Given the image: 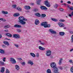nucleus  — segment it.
<instances>
[{"mask_svg":"<svg viewBox=\"0 0 73 73\" xmlns=\"http://www.w3.org/2000/svg\"><path fill=\"white\" fill-rule=\"evenodd\" d=\"M34 11L35 12H38V11H39V10L37 9H34Z\"/></svg>","mask_w":73,"mask_h":73,"instance_id":"nucleus-39","label":"nucleus"},{"mask_svg":"<svg viewBox=\"0 0 73 73\" xmlns=\"http://www.w3.org/2000/svg\"><path fill=\"white\" fill-rule=\"evenodd\" d=\"M59 68L61 70H62V69H63V68H62V67H60Z\"/></svg>","mask_w":73,"mask_h":73,"instance_id":"nucleus-54","label":"nucleus"},{"mask_svg":"<svg viewBox=\"0 0 73 73\" xmlns=\"http://www.w3.org/2000/svg\"><path fill=\"white\" fill-rule=\"evenodd\" d=\"M27 64H31V65L32 66L33 64V63L31 60H29L28 61Z\"/></svg>","mask_w":73,"mask_h":73,"instance_id":"nucleus-17","label":"nucleus"},{"mask_svg":"<svg viewBox=\"0 0 73 73\" xmlns=\"http://www.w3.org/2000/svg\"><path fill=\"white\" fill-rule=\"evenodd\" d=\"M67 3H68V4H70L71 3V2H70V1H68L67 2Z\"/></svg>","mask_w":73,"mask_h":73,"instance_id":"nucleus-53","label":"nucleus"},{"mask_svg":"<svg viewBox=\"0 0 73 73\" xmlns=\"http://www.w3.org/2000/svg\"><path fill=\"white\" fill-rule=\"evenodd\" d=\"M4 44H5V45H7L8 46L9 45V42H8L7 41H5L3 42Z\"/></svg>","mask_w":73,"mask_h":73,"instance_id":"nucleus-19","label":"nucleus"},{"mask_svg":"<svg viewBox=\"0 0 73 73\" xmlns=\"http://www.w3.org/2000/svg\"><path fill=\"white\" fill-rule=\"evenodd\" d=\"M5 71V68L2 67L1 69V70L0 71L1 72H2V73H3Z\"/></svg>","mask_w":73,"mask_h":73,"instance_id":"nucleus-22","label":"nucleus"},{"mask_svg":"<svg viewBox=\"0 0 73 73\" xmlns=\"http://www.w3.org/2000/svg\"><path fill=\"white\" fill-rule=\"evenodd\" d=\"M40 44L41 45H45V42H40Z\"/></svg>","mask_w":73,"mask_h":73,"instance_id":"nucleus-45","label":"nucleus"},{"mask_svg":"<svg viewBox=\"0 0 73 73\" xmlns=\"http://www.w3.org/2000/svg\"><path fill=\"white\" fill-rule=\"evenodd\" d=\"M0 53L3 54V53H4V50L1 49H0Z\"/></svg>","mask_w":73,"mask_h":73,"instance_id":"nucleus-27","label":"nucleus"},{"mask_svg":"<svg viewBox=\"0 0 73 73\" xmlns=\"http://www.w3.org/2000/svg\"><path fill=\"white\" fill-rule=\"evenodd\" d=\"M12 7H13V8H16V5H12Z\"/></svg>","mask_w":73,"mask_h":73,"instance_id":"nucleus-37","label":"nucleus"},{"mask_svg":"<svg viewBox=\"0 0 73 73\" xmlns=\"http://www.w3.org/2000/svg\"><path fill=\"white\" fill-rule=\"evenodd\" d=\"M25 9H31V7L29 6H25Z\"/></svg>","mask_w":73,"mask_h":73,"instance_id":"nucleus-21","label":"nucleus"},{"mask_svg":"<svg viewBox=\"0 0 73 73\" xmlns=\"http://www.w3.org/2000/svg\"><path fill=\"white\" fill-rule=\"evenodd\" d=\"M17 9L18 11H19L20 12H21V10H22V9L19 7H18Z\"/></svg>","mask_w":73,"mask_h":73,"instance_id":"nucleus-28","label":"nucleus"},{"mask_svg":"<svg viewBox=\"0 0 73 73\" xmlns=\"http://www.w3.org/2000/svg\"><path fill=\"white\" fill-rule=\"evenodd\" d=\"M5 59H6V58L5 57L3 59V61L4 62H5Z\"/></svg>","mask_w":73,"mask_h":73,"instance_id":"nucleus-43","label":"nucleus"},{"mask_svg":"<svg viewBox=\"0 0 73 73\" xmlns=\"http://www.w3.org/2000/svg\"><path fill=\"white\" fill-rule=\"evenodd\" d=\"M65 33L64 32H60L59 33V35L60 36H64Z\"/></svg>","mask_w":73,"mask_h":73,"instance_id":"nucleus-18","label":"nucleus"},{"mask_svg":"<svg viewBox=\"0 0 73 73\" xmlns=\"http://www.w3.org/2000/svg\"><path fill=\"white\" fill-rule=\"evenodd\" d=\"M73 50V49H71L70 51V52H72V51Z\"/></svg>","mask_w":73,"mask_h":73,"instance_id":"nucleus-61","label":"nucleus"},{"mask_svg":"<svg viewBox=\"0 0 73 73\" xmlns=\"http://www.w3.org/2000/svg\"><path fill=\"white\" fill-rule=\"evenodd\" d=\"M38 49L39 50H44L45 49L43 47H41V46H39L38 47Z\"/></svg>","mask_w":73,"mask_h":73,"instance_id":"nucleus-16","label":"nucleus"},{"mask_svg":"<svg viewBox=\"0 0 73 73\" xmlns=\"http://www.w3.org/2000/svg\"><path fill=\"white\" fill-rule=\"evenodd\" d=\"M63 5H64V6H66V5L67 6V4H66L65 3H64V4H63Z\"/></svg>","mask_w":73,"mask_h":73,"instance_id":"nucleus-60","label":"nucleus"},{"mask_svg":"<svg viewBox=\"0 0 73 73\" xmlns=\"http://www.w3.org/2000/svg\"><path fill=\"white\" fill-rule=\"evenodd\" d=\"M2 37V35H0V38H1Z\"/></svg>","mask_w":73,"mask_h":73,"instance_id":"nucleus-62","label":"nucleus"},{"mask_svg":"<svg viewBox=\"0 0 73 73\" xmlns=\"http://www.w3.org/2000/svg\"><path fill=\"white\" fill-rule=\"evenodd\" d=\"M14 45H15V46H16V47H17V48H18V47H19V45H18L17 44H14Z\"/></svg>","mask_w":73,"mask_h":73,"instance_id":"nucleus-46","label":"nucleus"},{"mask_svg":"<svg viewBox=\"0 0 73 73\" xmlns=\"http://www.w3.org/2000/svg\"><path fill=\"white\" fill-rule=\"evenodd\" d=\"M69 62H70V63H72V60H70L69 61Z\"/></svg>","mask_w":73,"mask_h":73,"instance_id":"nucleus-57","label":"nucleus"},{"mask_svg":"<svg viewBox=\"0 0 73 73\" xmlns=\"http://www.w3.org/2000/svg\"><path fill=\"white\" fill-rule=\"evenodd\" d=\"M71 11H73V7L71 6L70 9Z\"/></svg>","mask_w":73,"mask_h":73,"instance_id":"nucleus-42","label":"nucleus"},{"mask_svg":"<svg viewBox=\"0 0 73 73\" xmlns=\"http://www.w3.org/2000/svg\"><path fill=\"white\" fill-rule=\"evenodd\" d=\"M6 73H9L10 72L9 71L8 69H6Z\"/></svg>","mask_w":73,"mask_h":73,"instance_id":"nucleus-40","label":"nucleus"},{"mask_svg":"<svg viewBox=\"0 0 73 73\" xmlns=\"http://www.w3.org/2000/svg\"><path fill=\"white\" fill-rule=\"evenodd\" d=\"M3 14H4L5 15H7V14H8V12L6 11H2L1 12Z\"/></svg>","mask_w":73,"mask_h":73,"instance_id":"nucleus-23","label":"nucleus"},{"mask_svg":"<svg viewBox=\"0 0 73 73\" xmlns=\"http://www.w3.org/2000/svg\"><path fill=\"white\" fill-rule=\"evenodd\" d=\"M21 64L22 65H23V66H24V65H25V62H23L22 63H21Z\"/></svg>","mask_w":73,"mask_h":73,"instance_id":"nucleus-38","label":"nucleus"},{"mask_svg":"<svg viewBox=\"0 0 73 73\" xmlns=\"http://www.w3.org/2000/svg\"><path fill=\"white\" fill-rule=\"evenodd\" d=\"M50 65L51 67L52 68H55L57 67L56 66V63L54 62H52L50 63Z\"/></svg>","mask_w":73,"mask_h":73,"instance_id":"nucleus-3","label":"nucleus"},{"mask_svg":"<svg viewBox=\"0 0 73 73\" xmlns=\"http://www.w3.org/2000/svg\"><path fill=\"white\" fill-rule=\"evenodd\" d=\"M5 39L7 40H11L10 39H8V38H5Z\"/></svg>","mask_w":73,"mask_h":73,"instance_id":"nucleus-56","label":"nucleus"},{"mask_svg":"<svg viewBox=\"0 0 73 73\" xmlns=\"http://www.w3.org/2000/svg\"><path fill=\"white\" fill-rule=\"evenodd\" d=\"M46 56H50L51 55V51L50 50H47L46 51Z\"/></svg>","mask_w":73,"mask_h":73,"instance_id":"nucleus-5","label":"nucleus"},{"mask_svg":"<svg viewBox=\"0 0 73 73\" xmlns=\"http://www.w3.org/2000/svg\"><path fill=\"white\" fill-rule=\"evenodd\" d=\"M24 18V17L23 16H21L19 17V22L21 23V25H25L26 24V22L23 21Z\"/></svg>","mask_w":73,"mask_h":73,"instance_id":"nucleus-1","label":"nucleus"},{"mask_svg":"<svg viewBox=\"0 0 73 73\" xmlns=\"http://www.w3.org/2000/svg\"><path fill=\"white\" fill-rule=\"evenodd\" d=\"M10 28V25H8L4 27V28Z\"/></svg>","mask_w":73,"mask_h":73,"instance_id":"nucleus-34","label":"nucleus"},{"mask_svg":"<svg viewBox=\"0 0 73 73\" xmlns=\"http://www.w3.org/2000/svg\"><path fill=\"white\" fill-rule=\"evenodd\" d=\"M46 72L47 73H51V72L50 69H48L47 70Z\"/></svg>","mask_w":73,"mask_h":73,"instance_id":"nucleus-30","label":"nucleus"},{"mask_svg":"<svg viewBox=\"0 0 73 73\" xmlns=\"http://www.w3.org/2000/svg\"><path fill=\"white\" fill-rule=\"evenodd\" d=\"M19 15H20V14H19V13L15 14L13 15V16H14V17H17V16H19Z\"/></svg>","mask_w":73,"mask_h":73,"instance_id":"nucleus-33","label":"nucleus"},{"mask_svg":"<svg viewBox=\"0 0 73 73\" xmlns=\"http://www.w3.org/2000/svg\"><path fill=\"white\" fill-rule=\"evenodd\" d=\"M30 54L32 56V57H35L36 55H35V54H34L33 53H31Z\"/></svg>","mask_w":73,"mask_h":73,"instance_id":"nucleus-24","label":"nucleus"},{"mask_svg":"<svg viewBox=\"0 0 73 73\" xmlns=\"http://www.w3.org/2000/svg\"><path fill=\"white\" fill-rule=\"evenodd\" d=\"M49 31H50V32L51 33H52V34H56L57 33L56 32L54 31H53V30H52V29L49 30Z\"/></svg>","mask_w":73,"mask_h":73,"instance_id":"nucleus-15","label":"nucleus"},{"mask_svg":"<svg viewBox=\"0 0 73 73\" xmlns=\"http://www.w3.org/2000/svg\"><path fill=\"white\" fill-rule=\"evenodd\" d=\"M66 6L68 8H69V9H70V6H69V5H68V4H67Z\"/></svg>","mask_w":73,"mask_h":73,"instance_id":"nucleus-49","label":"nucleus"},{"mask_svg":"<svg viewBox=\"0 0 73 73\" xmlns=\"http://www.w3.org/2000/svg\"><path fill=\"white\" fill-rule=\"evenodd\" d=\"M35 24L36 25H38L40 24V21L38 19H36L35 20Z\"/></svg>","mask_w":73,"mask_h":73,"instance_id":"nucleus-10","label":"nucleus"},{"mask_svg":"<svg viewBox=\"0 0 73 73\" xmlns=\"http://www.w3.org/2000/svg\"><path fill=\"white\" fill-rule=\"evenodd\" d=\"M41 2V0H38L37 1V4L38 5H40V2Z\"/></svg>","mask_w":73,"mask_h":73,"instance_id":"nucleus-36","label":"nucleus"},{"mask_svg":"<svg viewBox=\"0 0 73 73\" xmlns=\"http://www.w3.org/2000/svg\"><path fill=\"white\" fill-rule=\"evenodd\" d=\"M51 20L52 21H56V22L57 21H58V20H57V19L54 18H51Z\"/></svg>","mask_w":73,"mask_h":73,"instance_id":"nucleus-25","label":"nucleus"},{"mask_svg":"<svg viewBox=\"0 0 73 73\" xmlns=\"http://www.w3.org/2000/svg\"><path fill=\"white\" fill-rule=\"evenodd\" d=\"M5 35H6L8 37H12V35L11 33H7L5 34Z\"/></svg>","mask_w":73,"mask_h":73,"instance_id":"nucleus-14","label":"nucleus"},{"mask_svg":"<svg viewBox=\"0 0 73 73\" xmlns=\"http://www.w3.org/2000/svg\"><path fill=\"white\" fill-rule=\"evenodd\" d=\"M58 7V5L57 4H56L54 5V7L55 8H57Z\"/></svg>","mask_w":73,"mask_h":73,"instance_id":"nucleus-29","label":"nucleus"},{"mask_svg":"<svg viewBox=\"0 0 73 73\" xmlns=\"http://www.w3.org/2000/svg\"><path fill=\"white\" fill-rule=\"evenodd\" d=\"M2 47L3 48H5L6 47V46L4 45H3L2 46Z\"/></svg>","mask_w":73,"mask_h":73,"instance_id":"nucleus-48","label":"nucleus"},{"mask_svg":"<svg viewBox=\"0 0 73 73\" xmlns=\"http://www.w3.org/2000/svg\"><path fill=\"white\" fill-rule=\"evenodd\" d=\"M23 21H27V19H25V18H24V17Z\"/></svg>","mask_w":73,"mask_h":73,"instance_id":"nucleus-50","label":"nucleus"},{"mask_svg":"<svg viewBox=\"0 0 73 73\" xmlns=\"http://www.w3.org/2000/svg\"><path fill=\"white\" fill-rule=\"evenodd\" d=\"M69 32L70 34H73V31H70Z\"/></svg>","mask_w":73,"mask_h":73,"instance_id":"nucleus-47","label":"nucleus"},{"mask_svg":"<svg viewBox=\"0 0 73 73\" xmlns=\"http://www.w3.org/2000/svg\"><path fill=\"white\" fill-rule=\"evenodd\" d=\"M60 2L61 3H63V1H62V0H61L60 1Z\"/></svg>","mask_w":73,"mask_h":73,"instance_id":"nucleus-64","label":"nucleus"},{"mask_svg":"<svg viewBox=\"0 0 73 73\" xmlns=\"http://www.w3.org/2000/svg\"><path fill=\"white\" fill-rule=\"evenodd\" d=\"M60 22H64V21H65V20L62 19H60L59 20Z\"/></svg>","mask_w":73,"mask_h":73,"instance_id":"nucleus-35","label":"nucleus"},{"mask_svg":"<svg viewBox=\"0 0 73 73\" xmlns=\"http://www.w3.org/2000/svg\"><path fill=\"white\" fill-rule=\"evenodd\" d=\"M36 56L37 57H39V54H36Z\"/></svg>","mask_w":73,"mask_h":73,"instance_id":"nucleus-52","label":"nucleus"},{"mask_svg":"<svg viewBox=\"0 0 73 73\" xmlns=\"http://www.w3.org/2000/svg\"><path fill=\"white\" fill-rule=\"evenodd\" d=\"M10 62L12 64H16V61L15 59L12 58H10Z\"/></svg>","mask_w":73,"mask_h":73,"instance_id":"nucleus-8","label":"nucleus"},{"mask_svg":"<svg viewBox=\"0 0 73 73\" xmlns=\"http://www.w3.org/2000/svg\"><path fill=\"white\" fill-rule=\"evenodd\" d=\"M3 18H0V20H1L2 21H3Z\"/></svg>","mask_w":73,"mask_h":73,"instance_id":"nucleus-58","label":"nucleus"},{"mask_svg":"<svg viewBox=\"0 0 73 73\" xmlns=\"http://www.w3.org/2000/svg\"><path fill=\"white\" fill-rule=\"evenodd\" d=\"M71 15H72V16H73V11H72L71 13Z\"/></svg>","mask_w":73,"mask_h":73,"instance_id":"nucleus-63","label":"nucleus"},{"mask_svg":"<svg viewBox=\"0 0 73 73\" xmlns=\"http://www.w3.org/2000/svg\"><path fill=\"white\" fill-rule=\"evenodd\" d=\"M35 15L36 16H37V17H40L41 16V15L40 14L38 13H35Z\"/></svg>","mask_w":73,"mask_h":73,"instance_id":"nucleus-26","label":"nucleus"},{"mask_svg":"<svg viewBox=\"0 0 73 73\" xmlns=\"http://www.w3.org/2000/svg\"><path fill=\"white\" fill-rule=\"evenodd\" d=\"M17 59L19 60H20V61H21V60H22V59L21 58H18Z\"/></svg>","mask_w":73,"mask_h":73,"instance_id":"nucleus-51","label":"nucleus"},{"mask_svg":"<svg viewBox=\"0 0 73 73\" xmlns=\"http://www.w3.org/2000/svg\"><path fill=\"white\" fill-rule=\"evenodd\" d=\"M58 24L59 27H65V25H64V24L63 23H58Z\"/></svg>","mask_w":73,"mask_h":73,"instance_id":"nucleus-12","label":"nucleus"},{"mask_svg":"<svg viewBox=\"0 0 73 73\" xmlns=\"http://www.w3.org/2000/svg\"><path fill=\"white\" fill-rule=\"evenodd\" d=\"M40 9L41 10H44V11H47L48 10V8L45 6H40Z\"/></svg>","mask_w":73,"mask_h":73,"instance_id":"nucleus-6","label":"nucleus"},{"mask_svg":"<svg viewBox=\"0 0 73 73\" xmlns=\"http://www.w3.org/2000/svg\"><path fill=\"white\" fill-rule=\"evenodd\" d=\"M17 31L19 33L21 32V30L20 29H17Z\"/></svg>","mask_w":73,"mask_h":73,"instance_id":"nucleus-41","label":"nucleus"},{"mask_svg":"<svg viewBox=\"0 0 73 73\" xmlns=\"http://www.w3.org/2000/svg\"><path fill=\"white\" fill-rule=\"evenodd\" d=\"M44 4L47 7H50L51 6V5H50L48 1H44Z\"/></svg>","mask_w":73,"mask_h":73,"instance_id":"nucleus-4","label":"nucleus"},{"mask_svg":"<svg viewBox=\"0 0 73 73\" xmlns=\"http://www.w3.org/2000/svg\"><path fill=\"white\" fill-rule=\"evenodd\" d=\"M41 25L42 26H43L44 28H49L50 27V24L48 25L46 22L42 23L41 24Z\"/></svg>","mask_w":73,"mask_h":73,"instance_id":"nucleus-2","label":"nucleus"},{"mask_svg":"<svg viewBox=\"0 0 73 73\" xmlns=\"http://www.w3.org/2000/svg\"><path fill=\"white\" fill-rule=\"evenodd\" d=\"M53 72L54 73H60L59 71L58 70V68L57 67L54 68Z\"/></svg>","mask_w":73,"mask_h":73,"instance_id":"nucleus-9","label":"nucleus"},{"mask_svg":"<svg viewBox=\"0 0 73 73\" xmlns=\"http://www.w3.org/2000/svg\"><path fill=\"white\" fill-rule=\"evenodd\" d=\"M15 69L17 70V71H19L20 69V67L19 65H16L15 66Z\"/></svg>","mask_w":73,"mask_h":73,"instance_id":"nucleus-13","label":"nucleus"},{"mask_svg":"<svg viewBox=\"0 0 73 73\" xmlns=\"http://www.w3.org/2000/svg\"><path fill=\"white\" fill-rule=\"evenodd\" d=\"M5 32H8V30H5Z\"/></svg>","mask_w":73,"mask_h":73,"instance_id":"nucleus-55","label":"nucleus"},{"mask_svg":"<svg viewBox=\"0 0 73 73\" xmlns=\"http://www.w3.org/2000/svg\"><path fill=\"white\" fill-rule=\"evenodd\" d=\"M72 15L71 14H69L68 16H69V17H72Z\"/></svg>","mask_w":73,"mask_h":73,"instance_id":"nucleus-59","label":"nucleus"},{"mask_svg":"<svg viewBox=\"0 0 73 73\" xmlns=\"http://www.w3.org/2000/svg\"><path fill=\"white\" fill-rule=\"evenodd\" d=\"M46 15L45 14H42L41 15V16L42 17H43L44 18L45 17H46Z\"/></svg>","mask_w":73,"mask_h":73,"instance_id":"nucleus-32","label":"nucleus"},{"mask_svg":"<svg viewBox=\"0 0 73 73\" xmlns=\"http://www.w3.org/2000/svg\"><path fill=\"white\" fill-rule=\"evenodd\" d=\"M0 65H4V62L3 61H0Z\"/></svg>","mask_w":73,"mask_h":73,"instance_id":"nucleus-31","label":"nucleus"},{"mask_svg":"<svg viewBox=\"0 0 73 73\" xmlns=\"http://www.w3.org/2000/svg\"><path fill=\"white\" fill-rule=\"evenodd\" d=\"M13 37L14 38H19L20 37L19 35L17 34H13Z\"/></svg>","mask_w":73,"mask_h":73,"instance_id":"nucleus-7","label":"nucleus"},{"mask_svg":"<svg viewBox=\"0 0 73 73\" xmlns=\"http://www.w3.org/2000/svg\"><path fill=\"white\" fill-rule=\"evenodd\" d=\"M62 61V58H61L60 59L59 61L58 62V64L59 65H60L61 64Z\"/></svg>","mask_w":73,"mask_h":73,"instance_id":"nucleus-20","label":"nucleus"},{"mask_svg":"<svg viewBox=\"0 0 73 73\" xmlns=\"http://www.w3.org/2000/svg\"><path fill=\"white\" fill-rule=\"evenodd\" d=\"M15 28H21L22 27L21 25L18 24H16L14 26Z\"/></svg>","mask_w":73,"mask_h":73,"instance_id":"nucleus-11","label":"nucleus"},{"mask_svg":"<svg viewBox=\"0 0 73 73\" xmlns=\"http://www.w3.org/2000/svg\"><path fill=\"white\" fill-rule=\"evenodd\" d=\"M59 10L60 11H64V9L62 8H59Z\"/></svg>","mask_w":73,"mask_h":73,"instance_id":"nucleus-44","label":"nucleus"}]
</instances>
